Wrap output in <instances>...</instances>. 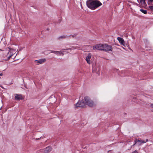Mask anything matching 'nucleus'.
<instances>
[{"instance_id":"14","label":"nucleus","mask_w":153,"mask_h":153,"mask_svg":"<svg viewBox=\"0 0 153 153\" xmlns=\"http://www.w3.org/2000/svg\"><path fill=\"white\" fill-rule=\"evenodd\" d=\"M58 52H59V55H60L61 54H62V56H63L64 55V54L62 53V52L61 51H58Z\"/></svg>"},{"instance_id":"13","label":"nucleus","mask_w":153,"mask_h":153,"mask_svg":"<svg viewBox=\"0 0 153 153\" xmlns=\"http://www.w3.org/2000/svg\"><path fill=\"white\" fill-rule=\"evenodd\" d=\"M140 3L141 5H143V0H140Z\"/></svg>"},{"instance_id":"26","label":"nucleus","mask_w":153,"mask_h":153,"mask_svg":"<svg viewBox=\"0 0 153 153\" xmlns=\"http://www.w3.org/2000/svg\"><path fill=\"white\" fill-rule=\"evenodd\" d=\"M144 4H145V1H144Z\"/></svg>"},{"instance_id":"16","label":"nucleus","mask_w":153,"mask_h":153,"mask_svg":"<svg viewBox=\"0 0 153 153\" xmlns=\"http://www.w3.org/2000/svg\"><path fill=\"white\" fill-rule=\"evenodd\" d=\"M59 52H58V51H56L55 54L57 55H59Z\"/></svg>"},{"instance_id":"9","label":"nucleus","mask_w":153,"mask_h":153,"mask_svg":"<svg viewBox=\"0 0 153 153\" xmlns=\"http://www.w3.org/2000/svg\"><path fill=\"white\" fill-rule=\"evenodd\" d=\"M15 98L16 100H20L22 99V97L21 94H15Z\"/></svg>"},{"instance_id":"10","label":"nucleus","mask_w":153,"mask_h":153,"mask_svg":"<svg viewBox=\"0 0 153 153\" xmlns=\"http://www.w3.org/2000/svg\"><path fill=\"white\" fill-rule=\"evenodd\" d=\"M91 53H89L88 54V56L86 57L85 60L87 62L88 64H90V59L91 58Z\"/></svg>"},{"instance_id":"21","label":"nucleus","mask_w":153,"mask_h":153,"mask_svg":"<svg viewBox=\"0 0 153 153\" xmlns=\"http://www.w3.org/2000/svg\"><path fill=\"white\" fill-rule=\"evenodd\" d=\"M146 13H147L146 10H144V14H146Z\"/></svg>"},{"instance_id":"2","label":"nucleus","mask_w":153,"mask_h":153,"mask_svg":"<svg viewBox=\"0 0 153 153\" xmlns=\"http://www.w3.org/2000/svg\"><path fill=\"white\" fill-rule=\"evenodd\" d=\"M86 4L88 7L93 10H95L102 5V4L98 0H87Z\"/></svg>"},{"instance_id":"23","label":"nucleus","mask_w":153,"mask_h":153,"mask_svg":"<svg viewBox=\"0 0 153 153\" xmlns=\"http://www.w3.org/2000/svg\"><path fill=\"white\" fill-rule=\"evenodd\" d=\"M69 49L68 48H67L66 49H63L62 50H68Z\"/></svg>"},{"instance_id":"19","label":"nucleus","mask_w":153,"mask_h":153,"mask_svg":"<svg viewBox=\"0 0 153 153\" xmlns=\"http://www.w3.org/2000/svg\"><path fill=\"white\" fill-rule=\"evenodd\" d=\"M51 51V53H55V52H56V51Z\"/></svg>"},{"instance_id":"3","label":"nucleus","mask_w":153,"mask_h":153,"mask_svg":"<svg viewBox=\"0 0 153 153\" xmlns=\"http://www.w3.org/2000/svg\"><path fill=\"white\" fill-rule=\"evenodd\" d=\"M51 148L48 146L45 149H40L38 151L39 153H48L51 151Z\"/></svg>"},{"instance_id":"18","label":"nucleus","mask_w":153,"mask_h":153,"mask_svg":"<svg viewBox=\"0 0 153 153\" xmlns=\"http://www.w3.org/2000/svg\"><path fill=\"white\" fill-rule=\"evenodd\" d=\"M76 34H74V35H72V36L73 37H74L75 36H76ZM70 36H71V35H70Z\"/></svg>"},{"instance_id":"4","label":"nucleus","mask_w":153,"mask_h":153,"mask_svg":"<svg viewBox=\"0 0 153 153\" xmlns=\"http://www.w3.org/2000/svg\"><path fill=\"white\" fill-rule=\"evenodd\" d=\"M103 51H112V48L110 45H108L107 44L104 45Z\"/></svg>"},{"instance_id":"17","label":"nucleus","mask_w":153,"mask_h":153,"mask_svg":"<svg viewBox=\"0 0 153 153\" xmlns=\"http://www.w3.org/2000/svg\"><path fill=\"white\" fill-rule=\"evenodd\" d=\"M140 10L143 13V9H141Z\"/></svg>"},{"instance_id":"22","label":"nucleus","mask_w":153,"mask_h":153,"mask_svg":"<svg viewBox=\"0 0 153 153\" xmlns=\"http://www.w3.org/2000/svg\"><path fill=\"white\" fill-rule=\"evenodd\" d=\"M150 106L152 108H153V104H151Z\"/></svg>"},{"instance_id":"11","label":"nucleus","mask_w":153,"mask_h":153,"mask_svg":"<svg viewBox=\"0 0 153 153\" xmlns=\"http://www.w3.org/2000/svg\"><path fill=\"white\" fill-rule=\"evenodd\" d=\"M117 40L119 41L121 45L124 46L125 42L123 39L121 37H118L117 38Z\"/></svg>"},{"instance_id":"8","label":"nucleus","mask_w":153,"mask_h":153,"mask_svg":"<svg viewBox=\"0 0 153 153\" xmlns=\"http://www.w3.org/2000/svg\"><path fill=\"white\" fill-rule=\"evenodd\" d=\"M46 60L45 59H39L37 60H36L35 62L37 64V65L39 64H42L43 63L46 61Z\"/></svg>"},{"instance_id":"27","label":"nucleus","mask_w":153,"mask_h":153,"mask_svg":"<svg viewBox=\"0 0 153 153\" xmlns=\"http://www.w3.org/2000/svg\"><path fill=\"white\" fill-rule=\"evenodd\" d=\"M148 141V140H146V142H147Z\"/></svg>"},{"instance_id":"24","label":"nucleus","mask_w":153,"mask_h":153,"mask_svg":"<svg viewBox=\"0 0 153 153\" xmlns=\"http://www.w3.org/2000/svg\"><path fill=\"white\" fill-rule=\"evenodd\" d=\"M41 137H40V138H36V140H39L40 139V138H41Z\"/></svg>"},{"instance_id":"7","label":"nucleus","mask_w":153,"mask_h":153,"mask_svg":"<svg viewBox=\"0 0 153 153\" xmlns=\"http://www.w3.org/2000/svg\"><path fill=\"white\" fill-rule=\"evenodd\" d=\"M134 142V144L133 145L136 144L138 146H139L141 145L143 143V141L141 140L140 139H136L135 140Z\"/></svg>"},{"instance_id":"25","label":"nucleus","mask_w":153,"mask_h":153,"mask_svg":"<svg viewBox=\"0 0 153 153\" xmlns=\"http://www.w3.org/2000/svg\"><path fill=\"white\" fill-rule=\"evenodd\" d=\"M3 75V74L2 73L0 74V76H2Z\"/></svg>"},{"instance_id":"1","label":"nucleus","mask_w":153,"mask_h":153,"mask_svg":"<svg viewBox=\"0 0 153 153\" xmlns=\"http://www.w3.org/2000/svg\"><path fill=\"white\" fill-rule=\"evenodd\" d=\"M85 105H87L90 107H92L93 105V102L87 96L85 97L83 100L79 101L76 103L75 104V108L78 107H84Z\"/></svg>"},{"instance_id":"6","label":"nucleus","mask_w":153,"mask_h":153,"mask_svg":"<svg viewBox=\"0 0 153 153\" xmlns=\"http://www.w3.org/2000/svg\"><path fill=\"white\" fill-rule=\"evenodd\" d=\"M9 52L7 53V59H6L7 60H9L10 57L13 55V53H12L11 51L14 50V49H12L10 48H8Z\"/></svg>"},{"instance_id":"20","label":"nucleus","mask_w":153,"mask_h":153,"mask_svg":"<svg viewBox=\"0 0 153 153\" xmlns=\"http://www.w3.org/2000/svg\"><path fill=\"white\" fill-rule=\"evenodd\" d=\"M132 153H138V152L136 150H135V151L133 152Z\"/></svg>"},{"instance_id":"5","label":"nucleus","mask_w":153,"mask_h":153,"mask_svg":"<svg viewBox=\"0 0 153 153\" xmlns=\"http://www.w3.org/2000/svg\"><path fill=\"white\" fill-rule=\"evenodd\" d=\"M103 45V44L96 45L95 46H93V49L94 50H97L103 51L104 48Z\"/></svg>"},{"instance_id":"15","label":"nucleus","mask_w":153,"mask_h":153,"mask_svg":"<svg viewBox=\"0 0 153 153\" xmlns=\"http://www.w3.org/2000/svg\"><path fill=\"white\" fill-rule=\"evenodd\" d=\"M149 8L151 10L153 11V6H149Z\"/></svg>"},{"instance_id":"12","label":"nucleus","mask_w":153,"mask_h":153,"mask_svg":"<svg viewBox=\"0 0 153 153\" xmlns=\"http://www.w3.org/2000/svg\"><path fill=\"white\" fill-rule=\"evenodd\" d=\"M70 36H68L67 35L65 36H60L59 37H58L57 38L58 39V40H60V39H64L67 38L69 37Z\"/></svg>"}]
</instances>
